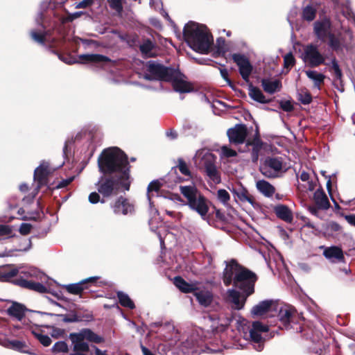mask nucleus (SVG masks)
I'll list each match as a JSON object with an SVG mask.
<instances>
[{"mask_svg": "<svg viewBox=\"0 0 355 355\" xmlns=\"http://www.w3.org/2000/svg\"><path fill=\"white\" fill-rule=\"evenodd\" d=\"M99 171L103 174L115 173L116 178L101 176L96 184L98 192L105 198L130 189V169L126 155L116 147L104 150L98 159Z\"/></svg>", "mask_w": 355, "mask_h": 355, "instance_id": "1", "label": "nucleus"}, {"mask_svg": "<svg viewBox=\"0 0 355 355\" xmlns=\"http://www.w3.org/2000/svg\"><path fill=\"white\" fill-rule=\"evenodd\" d=\"M183 33L185 41L193 50L202 54L209 52L214 39L206 26L190 21L184 26Z\"/></svg>", "mask_w": 355, "mask_h": 355, "instance_id": "2", "label": "nucleus"}, {"mask_svg": "<svg viewBox=\"0 0 355 355\" xmlns=\"http://www.w3.org/2000/svg\"><path fill=\"white\" fill-rule=\"evenodd\" d=\"M180 191L187 199L189 207L197 212L202 219H205L208 211L209 206L207 199L193 184L180 186Z\"/></svg>", "mask_w": 355, "mask_h": 355, "instance_id": "3", "label": "nucleus"}, {"mask_svg": "<svg viewBox=\"0 0 355 355\" xmlns=\"http://www.w3.org/2000/svg\"><path fill=\"white\" fill-rule=\"evenodd\" d=\"M17 274L24 275L27 277H35L37 280L44 282L47 277L35 268H17L13 266H0V281L10 282Z\"/></svg>", "mask_w": 355, "mask_h": 355, "instance_id": "4", "label": "nucleus"}, {"mask_svg": "<svg viewBox=\"0 0 355 355\" xmlns=\"http://www.w3.org/2000/svg\"><path fill=\"white\" fill-rule=\"evenodd\" d=\"M341 29L344 31V35L341 33L336 34L331 33L328 37L329 48L337 53H343L345 49H348L349 43L353 38L352 32L349 29L344 28L343 26Z\"/></svg>", "mask_w": 355, "mask_h": 355, "instance_id": "5", "label": "nucleus"}, {"mask_svg": "<svg viewBox=\"0 0 355 355\" xmlns=\"http://www.w3.org/2000/svg\"><path fill=\"white\" fill-rule=\"evenodd\" d=\"M257 279V275L254 272L243 268L234 279V286L241 290L243 293H247V296H250L254 291Z\"/></svg>", "mask_w": 355, "mask_h": 355, "instance_id": "6", "label": "nucleus"}, {"mask_svg": "<svg viewBox=\"0 0 355 355\" xmlns=\"http://www.w3.org/2000/svg\"><path fill=\"white\" fill-rule=\"evenodd\" d=\"M148 71L150 74L144 75L146 80H159L169 81L175 75V70L171 68L165 67L162 64L155 61L148 62Z\"/></svg>", "mask_w": 355, "mask_h": 355, "instance_id": "7", "label": "nucleus"}, {"mask_svg": "<svg viewBox=\"0 0 355 355\" xmlns=\"http://www.w3.org/2000/svg\"><path fill=\"white\" fill-rule=\"evenodd\" d=\"M284 164L282 157H268L260 166V171L263 175L268 178L279 177L284 172Z\"/></svg>", "mask_w": 355, "mask_h": 355, "instance_id": "8", "label": "nucleus"}, {"mask_svg": "<svg viewBox=\"0 0 355 355\" xmlns=\"http://www.w3.org/2000/svg\"><path fill=\"white\" fill-rule=\"evenodd\" d=\"M301 58L303 62L311 67H318L325 61V57L313 44H307L304 47Z\"/></svg>", "mask_w": 355, "mask_h": 355, "instance_id": "9", "label": "nucleus"}, {"mask_svg": "<svg viewBox=\"0 0 355 355\" xmlns=\"http://www.w3.org/2000/svg\"><path fill=\"white\" fill-rule=\"evenodd\" d=\"M278 310V304L274 300H266L254 305L251 309L253 316H275Z\"/></svg>", "mask_w": 355, "mask_h": 355, "instance_id": "10", "label": "nucleus"}, {"mask_svg": "<svg viewBox=\"0 0 355 355\" xmlns=\"http://www.w3.org/2000/svg\"><path fill=\"white\" fill-rule=\"evenodd\" d=\"M268 331V327L261 322L256 321L252 323V327L249 330V337L253 343L254 348L257 352H261L263 349V340L261 334Z\"/></svg>", "mask_w": 355, "mask_h": 355, "instance_id": "11", "label": "nucleus"}, {"mask_svg": "<svg viewBox=\"0 0 355 355\" xmlns=\"http://www.w3.org/2000/svg\"><path fill=\"white\" fill-rule=\"evenodd\" d=\"M35 22L37 28L31 31V39L40 45H44L46 41V31L44 24V17L42 12H39L35 17Z\"/></svg>", "mask_w": 355, "mask_h": 355, "instance_id": "12", "label": "nucleus"}, {"mask_svg": "<svg viewBox=\"0 0 355 355\" xmlns=\"http://www.w3.org/2000/svg\"><path fill=\"white\" fill-rule=\"evenodd\" d=\"M69 337L71 343L84 342L85 340L94 343H101L104 341L103 337L97 335L89 329H83L79 332L71 333Z\"/></svg>", "mask_w": 355, "mask_h": 355, "instance_id": "13", "label": "nucleus"}, {"mask_svg": "<svg viewBox=\"0 0 355 355\" xmlns=\"http://www.w3.org/2000/svg\"><path fill=\"white\" fill-rule=\"evenodd\" d=\"M199 304L203 307L209 306L214 301V295L210 289L200 285H197L193 293Z\"/></svg>", "mask_w": 355, "mask_h": 355, "instance_id": "14", "label": "nucleus"}, {"mask_svg": "<svg viewBox=\"0 0 355 355\" xmlns=\"http://www.w3.org/2000/svg\"><path fill=\"white\" fill-rule=\"evenodd\" d=\"M55 168H51L49 162L43 161L40 166L37 167L34 172V180L37 182L36 189L38 190L42 186L47 184V177L55 171Z\"/></svg>", "mask_w": 355, "mask_h": 355, "instance_id": "15", "label": "nucleus"}, {"mask_svg": "<svg viewBox=\"0 0 355 355\" xmlns=\"http://www.w3.org/2000/svg\"><path fill=\"white\" fill-rule=\"evenodd\" d=\"M331 22L328 18H323L313 24V33L316 37L321 41H325L329 35L331 34Z\"/></svg>", "mask_w": 355, "mask_h": 355, "instance_id": "16", "label": "nucleus"}, {"mask_svg": "<svg viewBox=\"0 0 355 355\" xmlns=\"http://www.w3.org/2000/svg\"><path fill=\"white\" fill-rule=\"evenodd\" d=\"M194 162L205 169L215 165L216 157L207 149L198 150L193 157Z\"/></svg>", "mask_w": 355, "mask_h": 355, "instance_id": "17", "label": "nucleus"}, {"mask_svg": "<svg viewBox=\"0 0 355 355\" xmlns=\"http://www.w3.org/2000/svg\"><path fill=\"white\" fill-rule=\"evenodd\" d=\"M232 59L239 67L243 79L248 81L252 71V67L248 59L245 55L239 53L233 54Z\"/></svg>", "mask_w": 355, "mask_h": 355, "instance_id": "18", "label": "nucleus"}, {"mask_svg": "<svg viewBox=\"0 0 355 355\" xmlns=\"http://www.w3.org/2000/svg\"><path fill=\"white\" fill-rule=\"evenodd\" d=\"M248 297L247 293L241 294L233 288L227 291V300L236 310H241L244 307Z\"/></svg>", "mask_w": 355, "mask_h": 355, "instance_id": "19", "label": "nucleus"}, {"mask_svg": "<svg viewBox=\"0 0 355 355\" xmlns=\"http://www.w3.org/2000/svg\"><path fill=\"white\" fill-rule=\"evenodd\" d=\"M243 267L239 266L235 261L232 260L228 263L223 272V283L225 286L234 284V279Z\"/></svg>", "mask_w": 355, "mask_h": 355, "instance_id": "20", "label": "nucleus"}, {"mask_svg": "<svg viewBox=\"0 0 355 355\" xmlns=\"http://www.w3.org/2000/svg\"><path fill=\"white\" fill-rule=\"evenodd\" d=\"M227 136L230 142L234 144H242L247 137V128L245 125L239 124L227 130Z\"/></svg>", "mask_w": 355, "mask_h": 355, "instance_id": "21", "label": "nucleus"}, {"mask_svg": "<svg viewBox=\"0 0 355 355\" xmlns=\"http://www.w3.org/2000/svg\"><path fill=\"white\" fill-rule=\"evenodd\" d=\"M172 83L173 89L180 93H188L192 91L191 84L185 80V78L179 71L175 70V75L169 80Z\"/></svg>", "mask_w": 355, "mask_h": 355, "instance_id": "22", "label": "nucleus"}, {"mask_svg": "<svg viewBox=\"0 0 355 355\" xmlns=\"http://www.w3.org/2000/svg\"><path fill=\"white\" fill-rule=\"evenodd\" d=\"M113 211L116 214L127 215L134 212V206L127 199L122 197L118 198L112 205Z\"/></svg>", "mask_w": 355, "mask_h": 355, "instance_id": "23", "label": "nucleus"}, {"mask_svg": "<svg viewBox=\"0 0 355 355\" xmlns=\"http://www.w3.org/2000/svg\"><path fill=\"white\" fill-rule=\"evenodd\" d=\"M324 257L331 263L343 262L345 260L342 249L338 246H331L324 248Z\"/></svg>", "mask_w": 355, "mask_h": 355, "instance_id": "24", "label": "nucleus"}, {"mask_svg": "<svg viewBox=\"0 0 355 355\" xmlns=\"http://www.w3.org/2000/svg\"><path fill=\"white\" fill-rule=\"evenodd\" d=\"M277 313V317L281 324L285 328H288L294 314L293 309L288 305H284L281 307L278 306Z\"/></svg>", "mask_w": 355, "mask_h": 355, "instance_id": "25", "label": "nucleus"}, {"mask_svg": "<svg viewBox=\"0 0 355 355\" xmlns=\"http://www.w3.org/2000/svg\"><path fill=\"white\" fill-rule=\"evenodd\" d=\"M15 283L23 288H26L40 293L50 292L48 288L40 282H35L33 281L19 279L16 280Z\"/></svg>", "mask_w": 355, "mask_h": 355, "instance_id": "26", "label": "nucleus"}, {"mask_svg": "<svg viewBox=\"0 0 355 355\" xmlns=\"http://www.w3.org/2000/svg\"><path fill=\"white\" fill-rule=\"evenodd\" d=\"M81 63H96L105 64L111 63L112 60L104 55L100 54H84L79 56Z\"/></svg>", "mask_w": 355, "mask_h": 355, "instance_id": "27", "label": "nucleus"}, {"mask_svg": "<svg viewBox=\"0 0 355 355\" xmlns=\"http://www.w3.org/2000/svg\"><path fill=\"white\" fill-rule=\"evenodd\" d=\"M97 279V277H91L76 284L64 285V287L68 293L73 295H78L85 288L84 286L85 284L94 282Z\"/></svg>", "mask_w": 355, "mask_h": 355, "instance_id": "28", "label": "nucleus"}, {"mask_svg": "<svg viewBox=\"0 0 355 355\" xmlns=\"http://www.w3.org/2000/svg\"><path fill=\"white\" fill-rule=\"evenodd\" d=\"M173 284L181 292L184 293H193L198 284L196 282L188 283L183 278L179 276L174 277Z\"/></svg>", "mask_w": 355, "mask_h": 355, "instance_id": "29", "label": "nucleus"}, {"mask_svg": "<svg viewBox=\"0 0 355 355\" xmlns=\"http://www.w3.org/2000/svg\"><path fill=\"white\" fill-rule=\"evenodd\" d=\"M155 49V43L150 39L144 40L139 46L141 53L146 58L155 57L156 55Z\"/></svg>", "mask_w": 355, "mask_h": 355, "instance_id": "30", "label": "nucleus"}, {"mask_svg": "<svg viewBox=\"0 0 355 355\" xmlns=\"http://www.w3.org/2000/svg\"><path fill=\"white\" fill-rule=\"evenodd\" d=\"M26 307L17 302H13L12 304L8 309V314L20 321L23 319L25 315Z\"/></svg>", "mask_w": 355, "mask_h": 355, "instance_id": "31", "label": "nucleus"}, {"mask_svg": "<svg viewBox=\"0 0 355 355\" xmlns=\"http://www.w3.org/2000/svg\"><path fill=\"white\" fill-rule=\"evenodd\" d=\"M313 200L320 209H327L330 207L327 196L322 189L315 191L313 195Z\"/></svg>", "mask_w": 355, "mask_h": 355, "instance_id": "32", "label": "nucleus"}, {"mask_svg": "<svg viewBox=\"0 0 355 355\" xmlns=\"http://www.w3.org/2000/svg\"><path fill=\"white\" fill-rule=\"evenodd\" d=\"M306 76L313 83V87L320 89L321 85L324 83L325 76L315 70H306Z\"/></svg>", "mask_w": 355, "mask_h": 355, "instance_id": "33", "label": "nucleus"}, {"mask_svg": "<svg viewBox=\"0 0 355 355\" xmlns=\"http://www.w3.org/2000/svg\"><path fill=\"white\" fill-rule=\"evenodd\" d=\"M162 184L161 180H153L148 184L147 188V198L150 207L153 205L152 198L159 196V192Z\"/></svg>", "mask_w": 355, "mask_h": 355, "instance_id": "34", "label": "nucleus"}, {"mask_svg": "<svg viewBox=\"0 0 355 355\" xmlns=\"http://www.w3.org/2000/svg\"><path fill=\"white\" fill-rule=\"evenodd\" d=\"M257 190L266 197L272 196L275 191V187L266 180H259L256 183Z\"/></svg>", "mask_w": 355, "mask_h": 355, "instance_id": "35", "label": "nucleus"}, {"mask_svg": "<svg viewBox=\"0 0 355 355\" xmlns=\"http://www.w3.org/2000/svg\"><path fill=\"white\" fill-rule=\"evenodd\" d=\"M261 85L264 91L270 94L279 91L282 87V84L279 80H270L268 79H263L261 80Z\"/></svg>", "mask_w": 355, "mask_h": 355, "instance_id": "36", "label": "nucleus"}, {"mask_svg": "<svg viewBox=\"0 0 355 355\" xmlns=\"http://www.w3.org/2000/svg\"><path fill=\"white\" fill-rule=\"evenodd\" d=\"M176 168L184 176V178H179V182L188 181L192 179V174L189 166L182 158L180 157L177 159Z\"/></svg>", "mask_w": 355, "mask_h": 355, "instance_id": "37", "label": "nucleus"}, {"mask_svg": "<svg viewBox=\"0 0 355 355\" xmlns=\"http://www.w3.org/2000/svg\"><path fill=\"white\" fill-rule=\"evenodd\" d=\"M275 211L278 218L286 222L291 223L293 220L291 211L284 205H278L275 208Z\"/></svg>", "mask_w": 355, "mask_h": 355, "instance_id": "38", "label": "nucleus"}, {"mask_svg": "<svg viewBox=\"0 0 355 355\" xmlns=\"http://www.w3.org/2000/svg\"><path fill=\"white\" fill-rule=\"evenodd\" d=\"M249 96L254 101H257L260 103H268V100L266 99V96L263 94L262 92L257 87L252 86L250 87Z\"/></svg>", "mask_w": 355, "mask_h": 355, "instance_id": "39", "label": "nucleus"}, {"mask_svg": "<svg viewBox=\"0 0 355 355\" xmlns=\"http://www.w3.org/2000/svg\"><path fill=\"white\" fill-rule=\"evenodd\" d=\"M300 180L302 182H305L307 184V187L305 185H299L298 189L301 191H304V188L309 191L314 190L316 183L315 181L309 180V174L305 171L302 172L300 176Z\"/></svg>", "mask_w": 355, "mask_h": 355, "instance_id": "40", "label": "nucleus"}, {"mask_svg": "<svg viewBox=\"0 0 355 355\" xmlns=\"http://www.w3.org/2000/svg\"><path fill=\"white\" fill-rule=\"evenodd\" d=\"M248 144L252 146V160L253 162H257L259 159V151L262 148L263 143L259 138H256L252 143H248Z\"/></svg>", "mask_w": 355, "mask_h": 355, "instance_id": "41", "label": "nucleus"}, {"mask_svg": "<svg viewBox=\"0 0 355 355\" xmlns=\"http://www.w3.org/2000/svg\"><path fill=\"white\" fill-rule=\"evenodd\" d=\"M232 192L241 202H248L250 204L253 205L254 199L245 189H234Z\"/></svg>", "mask_w": 355, "mask_h": 355, "instance_id": "42", "label": "nucleus"}, {"mask_svg": "<svg viewBox=\"0 0 355 355\" xmlns=\"http://www.w3.org/2000/svg\"><path fill=\"white\" fill-rule=\"evenodd\" d=\"M117 296L120 304L125 307L132 309L135 308V304L130 298V297L123 292L119 291L117 293Z\"/></svg>", "mask_w": 355, "mask_h": 355, "instance_id": "43", "label": "nucleus"}, {"mask_svg": "<svg viewBox=\"0 0 355 355\" xmlns=\"http://www.w3.org/2000/svg\"><path fill=\"white\" fill-rule=\"evenodd\" d=\"M316 15V8L312 5L305 6L302 11V17L304 19L311 21H313Z\"/></svg>", "mask_w": 355, "mask_h": 355, "instance_id": "44", "label": "nucleus"}, {"mask_svg": "<svg viewBox=\"0 0 355 355\" xmlns=\"http://www.w3.org/2000/svg\"><path fill=\"white\" fill-rule=\"evenodd\" d=\"M207 175L214 183H219L220 181L219 173L215 165L205 169Z\"/></svg>", "mask_w": 355, "mask_h": 355, "instance_id": "45", "label": "nucleus"}, {"mask_svg": "<svg viewBox=\"0 0 355 355\" xmlns=\"http://www.w3.org/2000/svg\"><path fill=\"white\" fill-rule=\"evenodd\" d=\"M195 347L196 344L193 342L190 343L187 340L186 343H184L181 346L183 355H190L191 354H193Z\"/></svg>", "mask_w": 355, "mask_h": 355, "instance_id": "46", "label": "nucleus"}, {"mask_svg": "<svg viewBox=\"0 0 355 355\" xmlns=\"http://www.w3.org/2000/svg\"><path fill=\"white\" fill-rule=\"evenodd\" d=\"M26 247L24 248H15L13 250H5L4 252L0 253V257H11L13 255V252L15 251H26L31 248V241H26Z\"/></svg>", "mask_w": 355, "mask_h": 355, "instance_id": "47", "label": "nucleus"}, {"mask_svg": "<svg viewBox=\"0 0 355 355\" xmlns=\"http://www.w3.org/2000/svg\"><path fill=\"white\" fill-rule=\"evenodd\" d=\"M110 7L120 14L123 10L122 0H107Z\"/></svg>", "mask_w": 355, "mask_h": 355, "instance_id": "48", "label": "nucleus"}, {"mask_svg": "<svg viewBox=\"0 0 355 355\" xmlns=\"http://www.w3.org/2000/svg\"><path fill=\"white\" fill-rule=\"evenodd\" d=\"M217 196L218 199L224 205H226L230 199V194L225 189H219Z\"/></svg>", "mask_w": 355, "mask_h": 355, "instance_id": "49", "label": "nucleus"}, {"mask_svg": "<svg viewBox=\"0 0 355 355\" xmlns=\"http://www.w3.org/2000/svg\"><path fill=\"white\" fill-rule=\"evenodd\" d=\"M73 350L76 352H87L89 351V345L85 342H75L72 343Z\"/></svg>", "mask_w": 355, "mask_h": 355, "instance_id": "50", "label": "nucleus"}, {"mask_svg": "<svg viewBox=\"0 0 355 355\" xmlns=\"http://www.w3.org/2000/svg\"><path fill=\"white\" fill-rule=\"evenodd\" d=\"M54 352H67L68 351V346L64 341L57 342L53 347Z\"/></svg>", "mask_w": 355, "mask_h": 355, "instance_id": "51", "label": "nucleus"}, {"mask_svg": "<svg viewBox=\"0 0 355 355\" xmlns=\"http://www.w3.org/2000/svg\"><path fill=\"white\" fill-rule=\"evenodd\" d=\"M36 338L44 346H49L51 343L50 337L42 334H35Z\"/></svg>", "mask_w": 355, "mask_h": 355, "instance_id": "52", "label": "nucleus"}, {"mask_svg": "<svg viewBox=\"0 0 355 355\" xmlns=\"http://www.w3.org/2000/svg\"><path fill=\"white\" fill-rule=\"evenodd\" d=\"M221 154L225 157H232L236 155V152L227 146H223L221 147Z\"/></svg>", "mask_w": 355, "mask_h": 355, "instance_id": "53", "label": "nucleus"}, {"mask_svg": "<svg viewBox=\"0 0 355 355\" xmlns=\"http://www.w3.org/2000/svg\"><path fill=\"white\" fill-rule=\"evenodd\" d=\"M12 233V227L6 225H0V240L2 237H8Z\"/></svg>", "mask_w": 355, "mask_h": 355, "instance_id": "54", "label": "nucleus"}, {"mask_svg": "<svg viewBox=\"0 0 355 355\" xmlns=\"http://www.w3.org/2000/svg\"><path fill=\"white\" fill-rule=\"evenodd\" d=\"M299 96V101H300L302 102V103L304 104V105H306V104H309L311 103V96L310 95L309 93L306 92H302L300 93H299L298 94Z\"/></svg>", "mask_w": 355, "mask_h": 355, "instance_id": "55", "label": "nucleus"}, {"mask_svg": "<svg viewBox=\"0 0 355 355\" xmlns=\"http://www.w3.org/2000/svg\"><path fill=\"white\" fill-rule=\"evenodd\" d=\"M284 67L290 68L295 64V58L291 53H287L284 58Z\"/></svg>", "mask_w": 355, "mask_h": 355, "instance_id": "56", "label": "nucleus"}, {"mask_svg": "<svg viewBox=\"0 0 355 355\" xmlns=\"http://www.w3.org/2000/svg\"><path fill=\"white\" fill-rule=\"evenodd\" d=\"M331 67H332V69L334 70V73L336 77L338 79L341 78L342 72H341V70L340 69L338 62L336 61V60L335 58H334L331 60Z\"/></svg>", "mask_w": 355, "mask_h": 355, "instance_id": "57", "label": "nucleus"}, {"mask_svg": "<svg viewBox=\"0 0 355 355\" xmlns=\"http://www.w3.org/2000/svg\"><path fill=\"white\" fill-rule=\"evenodd\" d=\"M32 225L29 223H22L19 227V232L22 235H26L31 232Z\"/></svg>", "mask_w": 355, "mask_h": 355, "instance_id": "58", "label": "nucleus"}, {"mask_svg": "<svg viewBox=\"0 0 355 355\" xmlns=\"http://www.w3.org/2000/svg\"><path fill=\"white\" fill-rule=\"evenodd\" d=\"M100 193L96 192H92L89 196V201L92 204H96L98 202H104V200H100Z\"/></svg>", "mask_w": 355, "mask_h": 355, "instance_id": "59", "label": "nucleus"}, {"mask_svg": "<svg viewBox=\"0 0 355 355\" xmlns=\"http://www.w3.org/2000/svg\"><path fill=\"white\" fill-rule=\"evenodd\" d=\"M93 3H94V0H83L76 5V8H87V7L90 6L91 5H92Z\"/></svg>", "mask_w": 355, "mask_h": 355, "instance_id": "60", "label": "nucleus"}, {"mask_svg": "<svg viewBox=\"0 0 355 355\" xmlns=\"http://www.w3.org/2000/svg\"><path fill=\"white\" fill-rule=\"evenodd\" d=\"M280 107L283 110H284L286 112H290V111L293 110V105L288 101H282L280 103Z\"/></svg>", "mask_w": 355, "mask_h": 355, "instance_id": "61", "label": "nucleus"}, {"mask_svg": "<svg viewBox=\"0 0 355 355\" xmlns=\"http://www.w3.org/2000/svg\"><path fill=\"white\" fill-rule=\"evenodd\" d=\"M73 179H74V177L73 176V177H70V178H69L67 179L62 180L58 184V187H59V188L65 187L69 184H70L73 180Z\"/></svg>", "mask_w": 355, "mask_h": 355, "instance_id": "62", "label": "nucleus"}, {"mask_svg": "<svg viewBox=\"0 0 355 355\" xmlns=\"http://www.w3.org/2000/svg\"><path fill=\"white\" fill-rule=\"evenodd\" d=\"M329 228L333 231H339L340 230V226L336 222H331L329 225Z\"/></svg>", "mask_w": 355, "mask_h": 355, "instance_id": "63", "label": "nucleus"}, {"mask_svg": "<svg viewBox=\"0 0 355 355\" xmlns=\"http://www.w3.org/2000/svg\"><path fill=\"white\" fill-rule=\"evenodd\" d=\"M345 219L348 223L355 226V215H349L345 216Z\"/></svg>", "mask_w": 355, "mask_h": 355, "instance_id": "64", "label": "nucleus"}]
</instances>
